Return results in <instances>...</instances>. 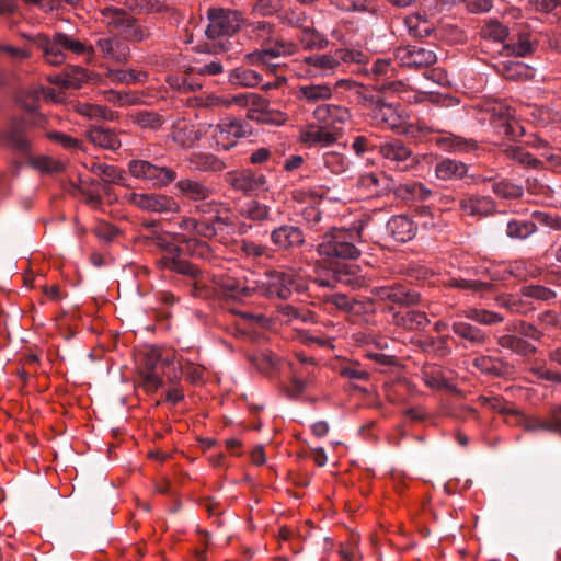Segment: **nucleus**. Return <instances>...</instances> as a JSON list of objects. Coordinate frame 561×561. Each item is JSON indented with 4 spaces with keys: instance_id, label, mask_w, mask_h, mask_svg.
<instances>
[{
    "instance_id": "obj_40",
    "label": "nucleus",
    "mask_w": 561,
    "mask_h": 561,
    "mask_svg": "<svg viewBox=\"0 0 561 561\" xmlns=\"http://www.w3.org/2000/svg\"><path fill=\"white\" fill-rule=\"evenodd\" d=\"M240 214L244 218L253 221H264L270 218V207L259 201L252 199L241 207Z\"/></svg>"
},
{
    "instance_id": "obj_48",
    "label": "nucleus",
    "mask_w": 561,
    "mask_h": 561,
    "mask_svg": "<svg viewBox=\"0 0 561 561\" xmlns=\"http://www.w3.org/2000/svg\"><path fill=\"white\" fill-rule=\"evenodd\" d=\"M194 165L202 171H221L225 168V163L216 156L211 153H198L193 158Z\"/></svg>"
},
{
    "instance_id": "obj_9",
    "label": "nucleus",
    "mask_w": 561,
    "mask_h": 561,
    "mask_svg": "<svg viewBox=\"0 0 561 561\" xmlns=\"http://www.w3.org/2000/svg\"><path fill=\"white\" fill-rule=\"evenodd\" d=\"M373 294L379 300L388 301L399 307L415 306L421 300L420 293L401 283L376 287L373 289Z\"/></svg>"
},
{
    "instance_id": "obj_21",
    "label": "nucleus",
    "mask_w": 561,
    "mask_h": 561,
    "mask_svg": "<svg viewBox=\"0 0 561 561\" xmlns=\"http://www.w3.org/2000/svg\"><path fill=\"white\" fill-rule=\"evenodd\" d=\"M333 90L328 83L304 84L297 90V99L310 104L327 101L332 98Z\"/></svg>"
},
{
    "instance_id": "obj_57",
    "label": "nucleus",
    "mask_w": 561,
    "mask_h": 561,
    "mask_svg": "<svg viewBox=\"0 0 561 561\" xmlns=\"http://www.w3.org/2000/svg\"><path fill=\"white\" fill-rule=\"evenodd\" d=\"M514 330L520 335L537 342L541 341L543 336V333L540 330H538L534 324L523 320L515 323Z\"/></svg>"
},
{
    "instance_id": "obj_3",
    "label": "nucleus",
    "mask_w": 561,
    "mask_h": 561,
    "mask_svg": "<svg viewBox=\"0 0 561 561\" xmlns=\"http://www.w3.org/2000/svg\"><path fill=\"white\" fill-rule=\"evenodd\" d=\"M360 238L359 229L332 228L323 234L317 251L321 256L330 259L355 260L360 255V251L355 247V242Z\"/></svg>"
},
{
    "instance_id": "obj_63",
    "label": "nucleus",
    "mask_w": 561,
    "mask_h": 561,
    "mask_svg": "<svg viewBox=\"0 0 561 561\" xmlns=\"http://www.w3.org/2000/svg\"><path fill=\"white\" fill-rule=\"evenodd\" d=\"M191 71L185 73L182 78H180V82L178 88L183 92H195L201 90L203 84L198 79H195L190 76Z\"/></svg>"
},
{
    "instance_id": "obj_18",
    "label": "nucleus",
    "mask_w": 561,
    "mask_h": 561,
    "mask_svg": "<svg viewBox=\"0 0 561 561\" xmlns=\"http://www.w3.org/2000/svg\"><path fill=\"white\" fill-rule=\"evenodd\" d=\"M414 224L403 215L393 216L387 224V231L399 242H407L415 236Z\"/></svg>"
},
{
    "instance_id": "obj_54",
    "label": "nucleus",
    "mask_w": 561,
    "mask_h": 561,
    "mask_svg": "<svg viewBox=\"0 0 561 561\" xmlns=\"http://www.w3.org/2000/svg\"><path fill=\"white\" fill-rule=\"evenodd\" d=\"M499 306L507 309L508 311L513 313H520L526 314L527 308L526 304L518 297L507 295V296H501L497 298Z\"/></svg>"
},
{
    "instance_id": "obj_19",
    "label": "nucleus",
    "mask_w": 561,
    "mask_h": 561,
    "mask_svg": "<svg viewBox=\"0 0 561 561\" xmlns=\"http://www.w3.org/2000/svg\"><path fill=\"white\" fill-rule=\"evenodd\" d=\"M359 185L371 190L377 195H385L396 190L394 181L385 173H366L360 176Z\"/></svg>"
},
{
    "instance_id": "obj_8",
    "label": "nucleus",
    "mask_w": 561,
    "mask_h": 561,
    "mask_svg": "<svg viewBox=\"0 0 561 561\" xmlns=\"http://www.w3.org/2000/svg\"><path fill=\"white\" fill-rule=\"evenodd\" d=\"M394 59L401 67L420 70L436 64L437 56L432 49L417 45H403L394 49Z\"/></svg>"
},
{
    "instance_id": "obj_7",
    "label": "nucleus",
    "mask_w": 561,
    "mask_h": 561,
    "mask_svg": "<svg viewBox=\"0 0 561 561\" xmlns=\"http://www.w3.org/2000/svg\"><path fill=\"white\" fill-rule=\"evenodd\" d=\"M163 268L178 273L186 277L184 285L188 288V291L194 297H207L209 295L208 286L204 280L203 272L181 256L173 262H170Z\"/></svg>"
},
{
    "instance_id": "obj_53",
    "label": "nucleus",
    "mask_w": 561,
    "mask_h": 561,
    "mask_svg": "<svg viewBox=\"0 0 561 561\" xmlns=\"http://www.w3.org/2000/svg\"><path fill=\"white\" fill-rule=\"evenodd\" d=\"M87 79L85 70L81 67H76L67 72L64 78H58L56 83H60L64 88L67 89H79Z\"/></svg>"
},
{
    "instance_id": "obj_10",
    "label": "nucleus",
    "mask_w": 561,
    "mask_h": 561,
    "mask_svg": "<svg viewBox=\"0 0 561 561\" xmlns=\"http://www.w3.org/2000/svg\"><path fill=\"white\" fill-rule=\"evenodd\" d=\"M130 201L137 207L153 213H176L179 204L173 197L162 194H138L134 193Z\"/></svg>"
},
{
    "instance_id": "obj_17",
    "label": "nucleus",
    "mask_w": 561,
    "mask_h": 561,
    "mask_svg": "<svg viewBox=\"0 0 561 561\" xmlns=\"http://www.w3.org/2000/svg\"><path fill=\"white\" fill-rule=\"evenodd\" d=\"M175 188L191 201H206L211 195V190L204 182L188 178L178 181Z\"/></svg>"
},
{
    "instance_id": "obj_64",
    "label": "nucleus",
    "mask_w": 561,
    "mask_h": 561,
    "mask_svg": "<svg viewBox=\"0 0 561 561\" xmlns=\"http://www.w3.org/2000/svg\"><path fill=\"white\" fill-rule=\"evenodd\" d=\"M180 369L191 382H198L203 378V368L193 363H186Z\"/></svg>"
},
{
    "instance_id": "obj_62",
    "label": "nucleus",
    "mask_w": 561,
    "mask_h": 561,
    "mask_svg": "<svg viewBox=\"0 0 561 561\" xmlns=\"http://www.w3.org/2000/svg\"><path fill=\"white\" fill-rule=\"evenodd\" d=\"M538 321L546 328L561 329V317L553 310H547L538 316Z\"/></svg>"
},
{
    "instance_id": "obj_35",
    "label": "nucleus",
    "mask_w": 561,
    "mask_h": 561,
    "mask_svg": "<svg viewBox=\"0 0 561 561\" xmlns=\"http://www.w3.org/2000/svg\"><path fill=\"white\" fill-rule=\"evenodd\" d=\"M537 230V226L530 220L513 219L507 222L506 234L511 239L525 240Z\"/></svg>"
},
{
    "instance_id": "obj_25",
    "label": "nucleus",
    "mask_w": 561,
    "mask_h": 561,
    "mask_svg": "<svg viewBox=\"0 0 561 561\" xmlns=\"http://www.w3.org/2000/svg\"><path fill=\"white\" fill-rule=\"evenodd\" d=\"M451 330L457 336L468 341L472 345H482L486 341L484 331L465 321H454Z\"/></svg>"
},
{
    "instance_id": "obj_24",
    "label": "nucleus",
    "mask_w": 561,
    "mask_h": 561,
    "mask_svg": "<svg viewBox=\"0 0 561 561\" xmlns=\"http://www.w3.org/2000/svg\"><path fill=\"white\" fill-rule=\"evenodd\" d=\"M436 144L439 148L446 151L454 152H470L477 149V141L473 139H467L454 134H446L436 139Z\"/></svg>"
},
{
    "instance_id": "obj_42",
    "label": "nucleus",
    "mask_w": 561,
    "mask_h": 561,
    "mask_svg": "<svg viewBox=\"0 0 561 561\" xmlns=\"http://www.w3.org/2000/svg\"><path fill=\"white\" fill-rule=\"evenodd\" d=\"M299 38L306 49H324L329 45V41L312 27H302Z\"/></svg>"
},
{
    "instance_id": "obj_13",
    "label": "nucleus",
    "mask_w": 561,
    "mask_h": 561,
    "mask_svg": "<svg viewBox=\"0 0 561 561\" xmlns=\"http://www.w3.org/2000/svg\"><path fill=\"white\" fill-rule=\"evenodd\" d=\"M271 241L280 250H290L305 243V236L300 228L291 225H282L271 232Z\"/></svg>"
},
{
    "instance_id": "obj_50",
    "label": "nucleus",
    "mask_w": 561,
    "mask_h": 561,
    "mask_svg": "<svg viewBox=\"0 0 561 561\" xmlns=\"http://www.w3.org/2000/svg\"><path fill=\"white\" fill-rule=\"evenodd\" d=\"M131 121L142 128L158 129L163 124V118L157 113L140 111L131 115Z\"/></svg>"
},
{
    "instance_id": "obj_41",
    "label": "nucleus",
    "mask_w": 561,
    "mask_h": 561,
    "mask_svg": "<svg viewBox=\"0 0 561 561\" xmlns=\"http://www.w3.org/2000/svg\"><path fill=\"white\" fill-rule=\"evenodd\" d=\"M91 171L98 175H102L105 182L125 185V172L116 167L104 163H93Z\"/></svg>"
},
{
    "instance_id": "obj_45",
    "label": "nucleus",
    "mask_w": 561,
    "mask_h": 561,
    "mask_svg": "<svg viewBox=\"0 0 561 561\" xmlns=\"http://www.w3.org/2000/svg\"><path fill=\"white\" fill-rule=\"evenodd\" d=\"M157 245L164 252L162 257L159 260L160 267H164L183 254V249L181 247L162 237L157 238Z\"/></svg>"
},
{
    "instance_id": "obj_23",
    "label": "nucleus",
    "mask_w": 561,
    "mask_h": 561,
    "mask_svg": "<svg viewBox=\"0 0 561 561\" xmlns=\"http://www.w3.org/2000/svg\"><path fill=\"white\" fill-rule=\"evenodd\" d=\"M233 102L236 104H241V105L250 103L251 105L254 106V108L249 111V114H248L249 118L267 122V118L265 117V115L267 114L268 102L261 95L254 94V93L240 94V95H236L233 98Z\"/></svg>"
},
{
    "instance_id": "obj_5",
    "label": "nucleus",
    "mask_w": 561,
    "mask_h": 561,
    "mask_svg": "<svg viewBox=\"0 0 561 561\" xmlns=\"http://www.w3.org/2000/svg\"><path fill=\"white\" fill-rule=\"evenodd\" d=\"M103 15L110 27L116 30L128 39L142 42L150 36L149 27L138 24L137 20L124 9L106 8L103 11Z\"/></svg>"
},
{
    "instance_id": "obj_56",
    "label": "nucleus",
    "mask_w": 561,
    "mask_h": 561,
    "mask_svg": "<svg viewBox=\"0 0 561 561\" xmlns=\"http://www.w3.org/2000/svg\"><path fill=\"white\" fill-rule=\"evenodd\" d=\"M324 164L328 169L336 174L344 172L347 168L346 159L335 152H329L324 156Z\"/></svg>"
},
{
    "instance_id": "obj_55",
    "label": "nucleus",
    "mask_w": 561,
    "mask_h": 561,
    "mask_svg": "<svg viewBox=\"0 0 561 561\" xmlns=\"http://www.w3.org/2000/svg\"><path fill=\"white\" fill-rule=\"evenodd\" d=\"M530 373L539 380L561 385V373L559 370L546 366H535L531 367Z\"/></svg>"
},
{
    "instance_id": "obj_51",
    "label": "nucleus",
    "mask_w": 561,
    "mask_h": 561,
    "mask_svg": "<svg viewBox=\"0 0 561 561\" xmlns=\"http://www.w3.org/2000/svg\"><path fill=\"white\" fill-rule=\"evenodd\" d=\"M306 64L325 73L340 66V61L331 55H312L306 58Z\"/></svg>"
},
{
    "instance_id": "obj_26",
    "label": "nucleus",
    "mask_w": 561,
    "mask_h": 561,
    "mask_svg": "<svg viewBox=\"0 0 561 561\" xmlns=\"http://www.w3.org/2000/svg\"><path fill=\"white\" fill-rule=\"evenodd\" d=\"M374 117L386 124L391 129H397L401 125V115L397 107L381 100L376 102Z\"/></svg>"
},
{
    "instance_id": "obj_61",
    "label": "nucleus",
    "mask_w": 561,
    "mask_h": 561,
    "mask_svg": "<svg viewBox=\"0 0 561 561\" xmlns=\"http://www.w3.org/2000/svg\"><path fill=\"white\" fill-rule=\"evenodd\" d=\"M47 137L60 144L62 147L68 149L79 148L80 141L71 136H68L66 134L59 133V131H53L47 134Z\"/></svg>"
},
{
    "instance_id": "obj_12",
    "label": "nucleus",
    "mask_w": 561,
    "mask_h": 561,
    "mask_svg": "<svg viewBox=\"0 0 561 561\" xmlns=\"http://www.w3.org/2000/svg\"><path fill=\"white\" fill-rule=\"evenodd\" d=\"M267 282L264 284V294L267 297H277L286 300L291 295L294 284L293 275L278 271H268L266 273Z\"/></svg>"
},
{
    "instance_id": "obj_37",
    "label": "nucleus",
    "mask_w": 561,
    "mask_h": 561,
    "mask_svg": "<svg viewBox=\"0 0 561 561\" xmlns=\"http://www.w3.org/2000/svg\"><path fill=\"white\" fill-rule=\"evenodd\" d=\"M325 302L345 312L359 313L364 310V302L350 298L344 294H332L327 296Z\"/></svg>"
},
{
    "instance_id": "obj_43",
    "label": "nucleus",
    "mask_w": 561,
    "mask_h": 561,
    "mask_svg": "<svg viewBox=\"0 0 561 561\" xmlns=\"http://www.w3.org/2000/svg\"><path fill=\"white\" fill-rule=\"evenodd\" d=\"M504 154L507 158L533 169H538L542 165V161L533 157L529 152L525 151L520 147L508 146L504 149Z\"/></svg>"
},
{
    "instance_id": "obj_44",
    "label": "nucleus",
    "mask_w": 561,
    "mask_h": 561,
    "mask_svg": "<svg viewBox=\"0 0 561 561\" xmlns=\"http://www.w3.org/2000/svg\"><path fill=\"white\" fill-rule=\"evenodd\" d=\"M492 191L495 195L505 199L520 198L524 194L523 186L512 183L508 180L494 182Z\"/></svg>"
},
{
    "instance_id": "obj_31",
    "label": "nucleus",
    "mask_w": 561,
    "mask_h": 561,
    "mask_svg": "<svg viewBox=\"0 0 561 561\" xmlns=\"http://www.w3.org/2000/svg\"><path fill=\"white\" fill-rule=\"evenodd\" d=\"M217 137L219 139L228 138L232 136L234 138L245 137L249 133V125L240 119L233 118L224 121L216 127Z\"/></svg>"
},
{
    "instance_id": "obj_39",
    "label": "nucleus",
    "mask_w": 561,
    "mask_h": 561,
    "mask_svg": "<svg viewBox=\"0 0 561 561\" xmlns=\"http://www.w3.org/2000/svg\"><path fill=\"white\" fill-rule=\"evenodd\" d=\"M465 317L482 325H493L504 321L503 316L486 309L470 308L465 311Z\"/></svg>"
},
{
    "instance_id": "obj_28",
    "label": "nucleus",
    "mask_w": 561,
    "mask_h": 561,
    "mask_svg": "<svg viewBox=\"0 0 561 561\" xmlns=\"http://www.w3.org/2000/svg\"><path fill=\"white\" fill-rule=\"evenodd\" d=\"M313 117L319 123H329L330 121L343 123L348 119L350 113L342 106L323 104L316 107L313 111Z\"/></svg>"
},
{
    "instance_id": "obj_22",
    "label": "nucleus",
    "mask_w": 561,
    "mask_h": 561,
    "mask_svg": "<svg viewBox=\"0 0 561 561\" xmlns=\"http://www.w3.org/2000/svg\"><path fill=\"white\" fill-rule=\"evenodd\" d=\"M340 136L336 128L328 129L325 127L312 126L302 134V141L308 146H331Z\"/></svg>"
},
{
    "instance_id": "obj_14",
    "label": "nucleus",
    "mask_w": 561,
    "mask_h": 561,
    "mask_svg": "<svg viewBox=\"0 0 561 561\" xmlns=\"http://www.w3.org/2000/svg\"><path fill=\"white\" fill-rule=\"evenodd\" d=\"M94 51L98 50L104 58L116 62H125L129 58L128 45L115 37H100L95 42Z\"/></svg>"
},
{
    "instance_id": "obj_15",
    "label": "nucleus",
    "mask_w": 561,
    "mask_h": 561,
    "mask_svg": "<svg viewBox=\"0 0 561 561\" xmlns=\"http://www.w3.org/2000/svg\"><path fill=\"white\" fill-rule=\"evenodd\" d=\"M435 174L443 181H457L466 178L474 179L472 174H469V167L466 163L449 158H445L436 163Z\"/></svg>"
},
{
    "instance_id": "obj_52",
    "label": "nucleus",
    "mask_w": 561,
    "mask_h": 561,
    "mask_svg": "<svg viewBox=\"0 0 561 561\" xmlns=\"http://www.w3.org/2000/svg\"><path fill=\"white\" fill-rule=\"evenodd\" d=\"M30 164L45 173H58L64 169L61 162L56 161L48 156L30 157Z\"/></svg>"
},
{
    "instance_id": "obj_32",
    "label": "nucleus",
    "mask_w": 561,
    "mask_h": 561,
    "mask_svg": "<svg viewBox=\"0 0 561 561\" xmlns=\"http://www.w3.org/2000/svg\"><path fill=\"white\" fill-rule=\"evenodd\" d=\"M127 7L136 14H154L168 11L165 0H128Z\"/></svg>"
},
{
    "instance_id": "obj_46",
    "label": "nucleus",
    "mask_w": 561,
    "mask_h": 561,
    "mask_svg": "<svg viewBox=\"0 0 561 561\" xmlns=\"http://www.w3.org/2000/svg\"><path fill=\"white\" fill-rule=\"evenodd\" d=\"M76 110L79 114L87 116L91 119L101 118L106 121H113L115 118L114 112L102 105L79 103L76 106Z\"/></svg>"
},
{
    "instance_id": "obj_2",
    "label": "nucleus",
    "mask_w": 561,
    "mask_h": 561,
    "mask_svg": "<svg viewBox=\"0 0 561 561\" xmlns=\"http://www.w3.org/2000/svg\"><path fill=\"white\" fill-rule=\"evenodd\" d=\"M32 41L43 51L45 60L53 66H59L65 62L66 51L77 55L94 53L93 46H87L84 43L62 32H56L53 37L39 34L33 37Z\"/></svg>"
},
{
    "instance_id": "obj_36",
    "label": "nucleus",
    "mask_w": 561,
    "mask_h": 561,
    "mask_svg": "<svg viewBox=\"0 0 561 561\" xmlns=\"http://www.w3.org/2000/svg\"><path fill=\"white\" fill-rule=\"evenodd\" d=\"M495 111V116H497V128L500 129V133L507 137L517 136V129L522 130L523 128L517 124V122L513 119V115L510 113V110L500 105Z\"/></svg>"
},
{
    "instance_id": "obj_20",
    "label": "nucleus",
    "mask_w": 561,
    "mask_h": 561,
    "mask_svg": "<svg viewBox=\"0 0 561 561\" xmlns=\"http://www.w3.org/2000/svg\"><path fill=\"white\" fill-rule=\"evenodd\" d=\"M473 365L482 373L494 377H507L513 371V366L507 362L491 356L477 357Z\"/></svg>"
},
{
    "instance_id": "obj_33",
    "label": "nucleus",
    "mask_w": 561,
    "mask_h": 561,
    "mask_svg": "<svg viewBox=\"0 0 561 561\" xmlns=\"http://www.w3.org/2000/svg\"><path fill=\"white\" fill-rule=\"evenodd\" d=\"M262 76L252 69L236 68L231 70L229 73L230 83L236 85L251 88L259 85L262 82Z\"/></svg>"
},
{
    "instance_id": "obj_47",
    "label": "nucleus",
    "mask_w": 561,
    "mask_h": 561,
    "mask_svg": "<svg viewBox=\"0 0 561 561\" xmlns=\"http://www.w3.org/2000/svg\"><path fill=\"white\" fill-rule=\"evenodd\" d=\"M520 296L539 300L549 301L556 298L557 294L551 288L542 285H527L519 289Z\"/></svg>"
},
{
    "instance_id": "obj_11",
    "label": "nucleus",
    "mask_w": 561,
    "mask_h": 561,
    "mask_svg": "<svg viewBox=\"0 0 561 561\" xmlns=\"http://www.w3.org/2000/svg\"><path fill=\"white\" fill-rule=\"evenodd\" d=\"M227 182L237 191L243 194H251L265 187L267 180L263 173L250 169L242 170L227 175Z\"/></svg>"
},
{
    "instance_id": "obj_59",
    "label": "nucleus",
    "mask_w": 561,
    "mask_h": 561,
    "mask_svg": "<svg viewBox=\"0 0 561 561\" xmlns=\"http://www.w3.org/2000/svg\"><path fill=\"white\" fill-rule=\"evenodd\" d=\"M484 33L485 36L495 42H503L507 36V28L500 22L495 21L486 25Z\"/></svg>"
},
{
    "instance_id": "obj_58",
    "label": "nucleus",
    "mask_w": 561,
    "mask_h": 561,
    "mask_svg": "<svg viewBox=\"0 0 561 561\" xmlns=\"http://www.w3.org/2000/svg\"><path fill=\"white\" fill-rule=\"evenodd\" d=\"M141 380L144 388L149 392L156 391L163 386V379L157 371H142Z\"/></svg>"
},
{
    "instance_id": "obj_29",
    "label": "nucleus",
    "mask_w": 561,
    "mask_h": 561,
    "mask_svg": "<svg viewBox=\"0 0 561 561\" xmlns=\"http://www.w3.org/2000/svg\"><path fill=\"white\" fill-rule=\"evenodd\" d=\"M459 206L465 213L471 216L486 215L494 208L493 201L490 197L479 196L462 198Z\"/></svg>"
},
{
    "instance_id": "obj_34",
    "label": "nucleus",
    "mask_w": 561,
    "mask_h": 561,
    "mask_svg": "<svg viewBox=\"0 0 561 561\" xmlns=\"http://www.w3.org/2000/svg\"><path fill=\"white\" fill-rule=\"evenodd\" d=\"M379 152L383 158L398 163L405 162L412 154L411 150L399 140L381 145Z\"/></svg>"
},
{
    "instance_id": "obj_38",
    "label": "nucleus",
    "mask_w": 561,
    "mask_h": 561,
    "mask_svg": "<svg viewBox=\"0 0 561 561\" xmlns=\"http://www.w3.org/2000/svg\"><path fill=\"white\" fill-rule=\"evenodd\" d=\"M499 344L504 347L512 350L518 355H530L537 352V348L522 337L515 335H503L499 339Z\"/></svg>"
},
{
    "instance_id": "obj_6",
    "label": "nucleus",
    "mask_w": 561,
    "mask_h": 561,
    "mask_svg": "<svg viewBox=\"0 0 561 561\" xmlns=\"http://www.w3.org/2000/svg\"><path fill=\"white\" fill-rule=\"evenodd\" d=\"M128 169L133 176L141 179L152 186H165L176 179L174 170L154 165L146 160H131Z\"/></svg>"
},
{
    "instance_id": "obj_27",
    "label": "nucleus",
    "mask_w": 561,
    "mask_h": 561,
    "mask_svg": "<svg viewBox=\"0 0 561 561\" xmlns=\"http://www.w3.org/2000/svg\"><path fill=\"white\" fill-rule=\"evenodd\" d=\"M393 322L407 330H421L430 323V320L425 312L411 310L405 313L396 312Z\"/></svg>"
},
{
    "instance_id": "obj_1",
    "label": "nucleus",
    "mask_w": 561,
    "mask_h": 561,
    "mask_svg": "<svg viewBox=\"0 0 561 561\" xmlns=\"http://www.w3.org/2000/svg\"><path fill=\"white\" fill-rule=\"evenodd\" d=\"M207 15L209 23L205 34L214 42L206 45V50L214 54L228 51L232 44L225 37L238 32L242 22L241 14L229 9H209Z\"/></svg>"
},
{
    "instance_id": "obj_4",
    "label": "nucleus",
    "mask_w": 561,
    "mask_h": 561,
    "mask_svg": "<svg viewBox=\"0 0 561 561\" xmlns=\"http://www.w3.org/2000/svg\"><path fill=\"white\" fill-rule=\"evenodd\" d=\"M490 403V407L494 410H497L502 414L507 417V422H511L510 419H514L515 423L522 426L526 432L537 434L540 432H546L550 434H557L561 437V407L552 409L547 416H527L520 414L517 411L501 408V402L496 399L490 400L486 399Z\"/></svg>"
},
{
    "instance_id": "obj_49",
    "label": "nucleus",
    "mask_w": 561,
    "mask_h": 561,
    "mask_svg": "<svg viewBox=\"0 0 561 561\" xmlns=\"http://www.w3.org/2000/svg\"><path fill=\"white\" fill-rule=\"evenodd\" d=\"M448 287L458 288L462 290H471L473 293H484L489 291L493 288V284L485 283L481 280H471L465 278H451L448 284Z\"/></svg>"
},
{
    "instance_id": "obj_60",
    "label": "nucleus",
    "mask_w": 561,
    "mask_h": 561,
    "mask_svg": "<svg viewBox=\"0 0 561 561\" xmlns=\"http://www.w3.org/2000/svg\"><path fill=\"white\" fill-rule=\"evenodd\" d=\"M306 386V381L294 376L290 379V385L284 387L283 390L289 399L296 400L305 392Z\"/></svg>"
},
{
    "instance_id": "obj_16",
    "label": "nucleus",
    "mask_w": 561,
    "mask_h": 561,
    "mask_svg": "<svg viewBox=\"0 0 561 561\" xmlns=\"http://www.w3.org/2000/svg\"><path fill=\"white\" fill-rule=\"evenodd\" d=\"M5 144L23 156L30 157L32 151L31 141L24 136L23 125L19 122H12L4 133Z\"/></svg>"
},
{
    "instance_id": "obj_30",
    "label": "nucleus",
    "mask_w": 561,
    "mask_h": 561,
    "mask_svg": "<svg viewBox=\"0 0 561 561\" xmlns=\"http://www.w3.org/2000/svg\"><path fill=\"white\" fill-rule=\"evenodd\" d=\"M89 139L96 146L108 150H117L121 147V140L110 129L93 127L89 130Z\"/></svg>"
}]
</instances>
